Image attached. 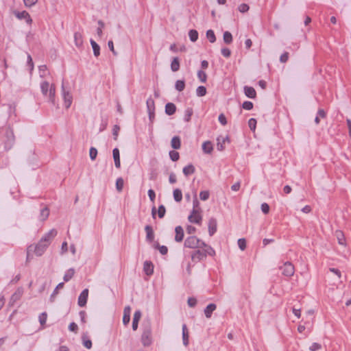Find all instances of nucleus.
<instances>
[{
	"label": "nucleus",
	"mask_w": 351,
	"mask_h": 351,
	"mask_svg": "<svg viewBox=\"0 0 351 351\" xmlns=\"http://www.w3.org/2000/svg\"><path fill=\"white\" fill-rule=\"evenodd\" d=\"M57 235V230L51 229L45 234L34 247V252L37 256H41L51 243V241Z\"/></svg>",
	"instance_id": "f257e3e1"
},
{
	"label": "nucleus",
	"mask_w": 351,
	"mask_h": 351,
	"mask_svg": "<svg viewBox=\"0 0 351 351\" xmlns=\"http://www.w3.org/2000/svg\"><path fill=\"white\" fill-rule=\"evenodd\" d=\"M124 185V180L122 178H119L116 181V189L119 192L122 191Z\"/></svg>",
	"instance_id": "a19ab883"
},
{
	"label": "nucleus",
	"mask_w": 351,
	"mask_h": 351,
	"mask_svg": "<svg viewBox=\"0 0 351 351\" xmlns=\"http://www.w3.org/2000/svg\"><path fill=\"white\" fill-rule=\"evenodd\" d=\"M47 314L45 312L42 313L39 315L38 319H39V322H40L41 326H44L45 324L46 321H47Z\"/></svg>",
	"instance_id": "a18cd8bd"
},
{
	"label": "nucleus",
	"mask_w": 351,
	"mask_h": 351,
	"mask_svg": "<svg viewBox=\"0 0 351 351\" xmlns=\"http://www.w3.org/2000/svg\"><path fill=\"white\" fill-rule=\"evenodd\" d=\"M217 149L219 151H222L225 148L224 144H225L226 141H229V138H228V136H226L225 137L220 136L217 138Z\"/></svg>",
	"instance_id": "2eb2a0df"
},
{
	"label": "nucleus",
	"mask_w": 351,
	"mask_h": 351,
	"mask_svg": "<svg viewBox=\"0 0 351 351\" xmlns=\"http://www.w3.org/2000/svg\"><path fill=\"white\" fill-rule=\"evenodd\" d=\"M175 241L178 243L182 241L184 235L182 227L180 226H176L175 228Z\"/></svg>",
	"instance_id": "9b49d317"
},
{
	"label": "nucleus",
	"mask_w": 351,
	"mask_h": 351,
	"mask_svg": "<svg viewBox=\"0 0 351 351\" xmlns=\"http://www.w3.org/2000/svg\"><path fill=\"white\" fill-rule=\"evenodd\" d=\"M131 308L127 306L123 310V323L124 325H128L130 321Z\"/></svg>",
	"instance_id": "4468645a"
},
{
	"label": "nucleus",
	"mask_w": 351,
	"mask_h": 351,
	"mask_svg": "<svg viewBox=\"0 0 351 351\" xmlns=\"http://www.w3.org/2000/svg\"><path fill=\"white\" fill-rule=\"evenodd\" d=\"M175 88L179 92L182 91L185 88V82L184 80H177L176 82Z\"/></svg>",
	"instance_id": "ea45409f"
},
{
	"label": "nucleus",
	"mask_w": 351,
	"mask_h": 351,
	"mask_svg": "<svg viewBox=\"0 0 351 351\" xmlns=\"http://www.w3.org/2000/svg\"><path fill=\"white\" fill-rule=\"evenodd\" d=\"M242 107L245 110H250L253 108V104L251 101H245L243 103Z\"/></svg>",
	"instance_id": "3c124183"
},
{
	"label": "nucleus",
	"mask_w": 351,
	"mask_h": 351,
	"mask_svg": "<svg viewBox=\"0 0 351 351\" xmlns=\"http://www.w3.org/2000/svg\"><path fill=\"white\" fill-rule=\"evenodd\" d=\"M141 341L144 346H149L152 343V327L149 321L143 323Z\"/></svg>",
	"instance_id": "20e7f679"
},
{
	"label": "nucleus",
	"mask_w": 351,
	"mask_h": 351,
	"mask_svg": "<svg viewBox=\"0 0 351 351\" xmlns=\"http://www.w3.org/2000/svg\"><path fill=\"white\" fill-rule=\"evenodd\" d=\"M165 212H166L165 207L163 205L159 206L158 209V217L160 218L164 217V216L165 215Z\"/></svg>",
	"instance_id": "864d4df0"
},
{
	"label": "nucleus",
	"mask_w": 351,
	"mask_h": 351,
	"mask_svg": "<svg viewBox=\"0 0 351 351\" xmlns=\"http://www.w3.org/2000/svg\"><path fill=\"white\" fill-rule=\"evenodd\" d=\"M187 303L190 307H195L197 304V300L195 298H189Z\"/></svg>",
	"instance_id": "0e129e2a"
},
{
	"label": "nucleus",
	"mask_w": 351,
	"mask_h": 351,
	"mask_svg": "<svg viewBox=\"0 0 351 351\" xmlns=\"http://www.w3.org/2000/svg\"><path fill=\"white\" fill-rule=\"evenodd\" d=\"M218 119L219 121L221 123V125H226L227 124V120L223 114H220Z\"/></svg>",
	"instance_id": "338daca9"
},
{
	"label": "nucleus",
	"mask_w": 351,
	"mask_h": 351,
	"mask_svg": "<svg viewBox=\"0 0 351 351\" xmlns=\"http://www.w3.org/2000/svg\"><path fill=\"white\" fill-rule=\"evenodd\" d=\"M261 210L264 214H267L269 211V206L267 203L261 204Z\"/></svg>",
	"instance_id": "e2e57ef3"
},
{
	"label": "nucleus",
	"mask_w": 351,
	"mask_h": 351,
	"mask_svg": "<svg viewBox=\"0 0 351 351\" xmlns=\"http://www.w3.org/2000/svg\"><path fill=\"white\" fill-rule=\"evenodd\" d=\"M41 92L45 96H48L49 101L54 104L56 88L53 84H49L48 82L44 81L40 84Z\"/></svg>",
	"instance_id": "7ed1b4c3"
},
{
	"label": "nucleus",
	"mask_w": 351,
	"mask_h": 351,
	"mask_svg": "<svg viewBox=\"0 0 351 351\" xmlns=\"http://www.w3.org/2000/svg\"><path fill=\"white\" fill-rule=\"evenodd\" d=\"M5 136H6V138L8 141H10V143H12L14 141V136L13 131L11 129L8 128L6 130Z\"/></svg>",
	"instance_id": "37998d69"
},
{
	"label": "nucleus",
	"mask_w": 351,
	"mask_h": 351,
	"mask_svg": "<svg viewBox=\"0 0 351 351\" xmlns=\"http://www.w3.org/2000/svg\"><path fill=\"white\" fill-rule=\"evenodd\" d=\"M206 38L208 39V40L211 43H215L216 41L215 34L214 32L212 29H208L206 32Z\"/></svg>",
	"instance_id": "58836bf2"
},
{
	"label": "nucleus",
	"mask_w": 351,
	"mask_h": 351,
	"mask_svg": "<svg viewBox=\"0 0 351 351\" xmlns=\"http://www.w3.org/2000/svg\"><path fill=\"white\" fill-rule=\"evenodd\" d=\"M215 252L213 248L206 243V246L197 247L191 252V257L192 261L195 263L199 262L206 258L207 255L213 256Z\"/></svg>",
	"instance_id": "f03ea898"
},
{
	"label": "nucleus",
	"mask_w": 351,
	"mask_h": 351,
	"mask_svg": "<svg viewBox=\"0 0 351 351\" xmlns=\"http://www.w3.org/2000/svg\"><path fill=\"white\" fill-rule=\"evenodd\" d=\"M90 43L93 47L94 56L98 57L100 54V47L93 39H90Z\"/></svg>",
	"instance_id": "bb28decb"
},
{
	"label": "nucleus",
	"mask_w": 351,
	"mask_h": 351,
	"mask_svg": "<svg viewBox=\"0 0 351 351\" xmlns=\"http://www.w3.org/2000/svg\"><path fill=\"white\" fill-rule=\"evenodd\" d=\"M90 158L92 160H95L97 156V150L95 147H90Z\"/></svg>",
	"instance_id": "603ef678"
},
{
	"label": "nucleus",
	"mask_w": 351,
	"mask_h": 351,
	"mask_svg": "<svg viewBox=\"0 0 351 351\" xmlns=\"http://www.w3.org/2000/svg\"><path fill=\"white\" fill-rule=\"evenodd\" d=\"M196 94L198 97H203L206 94V88L205 86H199L196 90Z\"/></svg>",
	"instance_id": "c03bdc74"
},
{
	"label": "nucleus",
	"mask_w": 351,
	"mask_h": 351,
	"mask_svg": "<svg viewBox=\"0 0 351 351\" xmlns=\"http://www.w3.org/2000/svg\"><path fill=\"white\" fill-rule=\"evenodd\" d=\"M195 169L194 166L191 164H190L183 168V173L186 176L193 174L195 172Z\"/></svg>",
	"instance_id": "c85d7f7f"
},
{
	"label": "nucleus",
	"mask_w": 351,
	"mask_h": 351,
	"mask_svg": "<svg viewBox=\"0 0 351 351\" xmlns=\"http://www.w3.org/2000/svg\"><path fill=\"white\" fill-rule=\"evenodd\" d=\"M88 296V289H84L78 297V305L80 307H84L87 303V299Z\"/></svg>",
	"instance_id": "6e6552de"
},
{
	"label": "nucleus",
	"mask_w": 351,
	"mask_h": 351,
	"mask_svg": "<svg viewBox=\"0 0 351 351\" xmlns=\"http://www.w3.org/2000/svg\"><path fill=\"white\" fill-rule=\"evenodd\" d=\"M171 145L174 149H178L181 147V141L179 136H173L171 141Z\"/></svg>",
	"instance_id": "4be33fe9"
},
{
	"label": "nucleus",
	"mask_w": 351,
	"mask_h": 351,
	"mask_svg": "<svg viewBox=\"0 0 351 351\" xmlns=\"http://www.w3.org/2000/svg\"><path fill=\"white\" fill-rule=\"evenodd\" d=\"M75 274V269L73 268H70L66 271L65 273L63 279L64 282L69 281L74 276Z\"/></svg>",
	"instance_id": "7c9ffc66"
},
{
	"label": "nucleus",
	"mask_w": 351,
	"mask_h": 351,
	"mask_svg": "<svg viewBox=\"0 0 351 351\" xmlns=\"http://www.w3.org/2000/svg\"><path fill=\"white\" fill-rule=\"evenodd\" d=\"M176 111V106L173 103H167L165 106V113L168 115L173 114Z\"/></svg>",
	"instance_id": "aec40b11"
},
{
	"label": "nucleus",
	"mask_w": 351,
	"mask_h": 351,
	"mask_svg": "<svg viewBox=\"0 0 351 351\" xmlns=\"http://www.w3.org/2000/svg\"><path fill=\"white\" fill-rule=\"evenodd\" d=\"M193 210L191 213H193V214H195L196 212H199V210L200 209L199 208V202L198 199H197L196 195L195 196V197L193 199Z\"/></svg>",
	"instance_id": "79ce46f5"
},
{
	"label": "nucleus",
	"mask_w": 351,
	"mask_h": 351,
	"mask_svg": "<svg viewBox=\"0 0 351 351\" xmlns=\"http://www.w3.org/2000/svg\"><path fill=\"white\" fill-rule=\"evenodd\" d=\"M189 36L192 42H195L198 39V32L195 29H191L189 32Z\"/></svg>",
	"instance_id": "c9c22d12"
},
{
	"label": "nucleus",
	"mask_w": 351,
	"mask_h": 351,
	"mask_svg": "<svg viewBox=\"0 0 351 351\" xmlns=\"http://www.w3.org/2000/svg\"><path fill=\"white\" fill-rule=\"evenodd\" d=\"M143 269L147 276L152 275L154 271V265L150 261H145L143 265Z\"/></svg>",
	"instance_id": "6ab92c4d"
},
{
	"label": "nucleus",
	"mask_w": 351,
	"mask_h": 351,
	"mask_svg": "<svg viewBox=\"0 0 351 351\" xmlns=\"http://www.w3.org/2000/svg\"><path fill=\"white\" fill-rule=\"evenodd\" d=\"M171 69L172 71L176 72L178 71L180 69V62L178 57L173 58L171 63Z\"/></svg>",
	"instance_id": "c756f323"
},
{
	"label": "nucleus",
	"mask_w": 351,
	"mask_h": 351,
	"mask_svg": "<svg viewBox=\"0 0 351 351\" xmlns=\"http://www.w3.org/2000/svg\"><path fill=\"white\" fill-rule=\"evenodd\" d=\"M193 113V110L191 108H187L185 110L184 119L186 122H189L191 120Z\"/></svg>",
	"instance_id": "f704fd0d"
},
{
	"label": "nucleus",
	"mask_w": 351,
	"mask_h": 351,
	"mask_svg": "<svg viewBox=\"0 0 351 351\" xmlns=\"http://www.w3.org/2000/svg\"><path fill=\"white\" fill-rule=\"evenodd\" d=\"M249 8V5L246 3H242L239 6V10L243 13L248 11Z\"/></svg>",
	"instance_id": "bf43d9fd"
},
{
	"label": "nucleus",
	"mask_w": 351,
	"mask_h": 351,
	"mask_svg": "<svg viewBox=\"0 0 351 351\" xmlns=\"http://www.w3.org/2000/svg\"><path fill=\"white\" fill-rule=\"evenodd\" d=\"M217 306L215 304H208L204 309V313L207 318L211 317L212 313L216 309Z\"/></svg>",
	"instance_id": "5701e85b"
},
{
	"label": "nucleus",
	"mask_w": 351,
	"mask_h": 351,
	"mask_svg": "<svg viewBox=\"0 0 351 351\" xmlns=\"http://www.w3.org/2000/svg\"><path fill=\"white\" fill-rule=\"evenodd\" d=\"M221 54L226 58H229L231 55V51L228 48L221 49Z\"/></svg>",
	"instance_id": "680f3d73"
},
{
	"label": "nucleus",
	"mask_w": 351,
	"mask_h": 351,
	"mask_svg": "<svg viewBox=\"0 0 351 351\" xmlns=\"http://www.w3.org/2000/svg\"><path fill=\"white\" fill-rule=\"evenodd\" d=\"M49 215V209L45 206L43 208L40 210L39 219L40 221H45Z\"/></svg>",
	"instance_id": "393cba45"
},
{
	"label": "nucleus",
	"mask_w": 351,
	"mask_h": 351,
	"mask_svg": "<svg viewBox=\"0 0 351 351\" xmlns=\"http://www.w3.org/2000/svg\"><path fill=\"white\" fill-rule=\"evenodd\" d=\"M209 191H202L199 193V198L202 201H206L209 198Z\"/></svg>",
	"instance_id": "49530a36"
},
{
	"label": "nucleus",
	"mask_w": 351,
	"mask_h": 351,
	"mask_svg": "<svg viewBox=\"0 0 351 351\" xmlns=\"http://www.w3.org/2000/svg\"><path fill=\"white\" fill-rule=\"evenodd\" d=\"M75 44L77 47H80L83 45V37L80 32H75L74 34Z\"/></svg>",
	"instance_id": "412c9836"
},
{
	"label": "nucleus",
	"mask_w": 351,
	"mask_h": 351,
	"mask_svg": "<svg viewBox=\"0 0 351 351\" xmlns=\"http://www.w3.org/2000/svg\"><path fill=\"white\" fill-rule=\"evenodd\" d=\"M154 246L155 248L158 249L162 255H165L168 252V248L165 245H160L158 243H156Z\"/></svg>",
	"instance_id": "72a5a7b5"
},
{
	"label": "nucleus",
	"mask_w": 351,
	"mask_h": 351,
	"mask_svg": "<svg viewBox=\"0 0 351 351\" xmlns=\"http://www.w3.org/2000/svg\"><path fill=\"white\" fill-rule=\"evenodd\" d=\"M249 128L252 131H254L256 125V120L254 118H251L248 121Z\"/></svg>",
	"instance_id": "8fccbe9b"
},
{
	"label": "nucleus",
	"mask_w": 351,
	"mask_h": 351,
	"mask_svg": "<svg viewBox=\"0 0 351 351\" xmlns=\"http://www.w3.org/2000/svg\"><path fill=\"white\" fill-rule=\"evenodd\" d=\"M62 97L64 102V106L66 108H69L73 101V97L69 90H65L64 83L62 84Z\"/></svg>",
	"instance_id": "0eeeda50"
},
{
	"label": "nucleus",
	"mask_w": 351,
	"mask_h": 351,
	"mask_svg": "<svg viewBox=\"0 0 351 351\" xmlns=\"http://www.w3.org/2000/svg\"><path fill=\"white\" fill-rule=\"evenodd\" d=\"M82 343L85 348L87 349H90L92 348V341L85 335H82Z\"/></svg>",
	"instance_id": "e433bc0d"
},
{
	"label": "nucleus",
	"mask_w": 351,
	"mask_h": 351,
	"mask_svg": "<svg viewBox=\"0 0 351 351\" xmlns=\"http://www.w3.org/2000/svg\"><path fill=\"white\" fill-rule=\"evenodd\" d=\"M146 106H147V112L148 111H155V102H154V100L152 97H149L147 99V100L146 101Z\"/></svg>",
	"instance_id": "2f4dec72"
},
{
	"label": "nucleus",
	"mask_w": 351,
	"mask_h": 351,
	"mask_svg": "<svg viewBox=\"0 0 351 351\" xmlns=\"http://www.w3.org/2000/svg\"><path fill=\"white\" fill-rule=\"evenodd\" d=\"M217 222L216 219L212 217L208 221V232L210 236H213L217 232Z\"/></svg>",
	"instance_id": "1a4fd4ad"
},
{
	"label": "nucleus",
	"mask_w": 351,
	"mask_h": 351,
	"mask_svg": "<svg viewBox=\"0 0 351 351\" xmlns=\"http://www.w3.org/2000/svg\"><path fill=\"white\" fill-rule=\"evenodd\" d=\"M173 198H174L175 201L177 202H180L182 201V193L181 190H180L179 189H176L173 191Z\"/></svg>",
	"instance_id": "473e14b6"
},
{
	"label": "nucleus",
	"mask_w": 351,
	"mask_h": 351,
	"mask_svg": "<svg viewBox=\"0 0 351 351\" xmlns=\"http://www.w3.org/2000/svg\"><path fill=\"white\" fill-rule=\"evenodd\" d=\"M119 130H120V127L118 125H114L113 130H112V134L114 136V139L115 141L117 140Z\"/></svg>",
	"instance_id": "5fc2aeb1"
},
{
	"label": "nucleus",
	"mask_w": 351,
	"mask_h": 351,
	"mask_svg": "<svg viewBox=\"0 0 351 351\" xmlns=\"http://www.w3.org/2000/svg\"><path fill=\"white\" fill-rule=\"evenodd\" d=\"M113 158L114 161V165L117 168H120L121 162H120V154L119 150L118 148H114L112 151Z\"/></svg>",
	"instance_id": "f3484780"
},
{
	"label": "nucleus",
	"mask_w": 351,
	"mask_h": 351,
	"mask_svg": "<svg viewBox=\"0 0 351 351\" xmlns=\"http://www.w3.org/2000/svg\"><path fill=\"white\" fill-rule=\"evenodd\" d=\"M223 41L226 44H230L232 42V36L230 32H225L223 33Z\"/></svg>",
	"instance_id": "4c0bfd02"
},
{
	"label": "nucleus",
	"mask_w": 351,
	"mask_h": 351,
	"mask_svg": "<svg viewBox=\"0 0 351 351\" xmlns=\"http://www.w3.org/2000/svg\"><path fill=\"white\" fill-rule=\"evenodd\" d=\"M23 295V290L21 289H18L17 291L12 294L11 298L10 300V305L12 306L16 302L19 300Z\"/></svg>",
	"instance_id": "f8f14e48"
},
{
	"label": "nucleus",
	"mask_w": 351,
	"mask_h": 351,
	"mask_svg": "<svg viewBox=\"0 0 351 351\" xmlns=\"http://www.w3.org/2000/svg\"><path fill=\"white\" fill-rule=\"evenodd\" d=\"M15 15L19 19H25L28 24H31L32 22L31 16L27 11L17 12Z\"/></svg>",
	"instance_id": "9d476101"
},
{
	"label": "nucleus",
	"mask_w": 351,
	"mask_h": 351,
	"mask_svg": "<svg viewBox=\"0 0 351 351\" xmlns=\"http://www.w3.org/2000/svg\"><path fill=\"white\" fill-rule=\"evenodd\" d=\"M282 271V274L287 277H291L294 274L295 267L291 262H285L284 265L280 267Z\"/></svg>",
	"instance_id": "423d86ee"
},
{
	"label": "nucleus",
	"mask_w": 351,
	"mask_h": 351,
	"mask_svg": "<svg viewBox=\"0 0 351 351\" xmlns=\"http://www.w3.org/2000/svg\"><path fill=\"white\" fill-rule=\"evenodd\" d=\"M244 93L245 95L249 97V98H255L256 95V93L255 89L253 87L251 86H245L244 87Z\"/></svg>",
	"instance_id": "a211bd4d"
},
{
	"label": "nucleus",
	"mask_w": 351,
	"mask_h": 351,
	"mask_svg": "<svg viewBox=\"0 0 351 351\" xmlns=\"http://www.w3.org/2000/svg\"><path fill=\"white\" fill-rule=\"evenodd\" d=\"M335 236H336V237H337V239L338 240V243L340 245H345V243H346V239H345L344 234H343L342 231L337 230L335 232Z\"/></svg>",
	"instance_id": "cd10ccee"
},
{
	"label": "nucleus",
	"mask_w": 351,
	"mask_h": 351,
	"mask_svg": "<svg viewBox=\"0 0 351 351\" xmlns=\"http://www.w3.org/2000/svg\"><path fill=\"white\" fill-rule=\"evenodd\" d=\"M47 67L45 64L40 65L39 66L40 76L41 77H44L45 76V72L47 71Z\"/></svg>",
	"instance_id": "13d9d810"
},
{
	"label": "nucleus",
	"mask_w": 351,
	"mask_h": 351,
	"mask_svg": "<svg viewBox=\"0 0 351 351\" xmlns=\"http://www.w3.org/2000/svg\"><path fill=\"white\" fill-rule=\"evenodd\" d=\"M322 348L321 344L313 343L309 348L310 351H317Z\"/></svg>",
	"instance_id": "4d7b16f0"
},
{
	"label": "nucleus",
	"mask_w": 351,
	"mask_h": 351,
	"mask_svg": "<svg viewBox=\"0 0 351 351\" xmlns=\"http://www.w3.org/2000/svg\"><path fill=\"white\" fill-rule=\"evenodd\" d=\"M188 219L191 223L200 224L202 220V217L201 215L199 214V212H196L195 214H193V213H191L189 216Z\"/></svg>",
	"instance_id": "ddd939ff"
},
{
	"label": "nucleus",
	"mask_w": 351,
	"mask_h": 351,
	"mask_svg": "<svg viewBox=\"0 0 351 351\" xmlns=\"http://www.w3.org/2000/svg\"><path fill=\"white\" fill-rule=\"evenodd\" d=\"M141 317V312L139 310L136 311L134 314L133 320L139 322Z\"/></svg>",
	"instance_id": "774afa93"
},
{
	"label": "nucleus",
	"mask_w": 351,
	"mask_h": 351,
	"mask_svg": "<svg viewBox=\"0 0 351 351\" xmlns=\"http://www.w3.org/2000/svg\"><path fill=\"white\" fill-rule=\"evenodd\" d=\"M238 245L241 250H244L246 248V241L245 239H239L238 240Z\"/></svg>",
	"instance_id": "6e6d98bb"
},
{
	"label": "nucleus",
	"mask_w": 351,
	"mask_h": 351,
	"mask_svg": "<svg viewBox=\"0 0 351 351\" xmlns=\"http://www.w3.org/2000/svg\"><path fill=\"white\" fill-rule=\"evenodd\" d=\"M202 149L206 154H210L213 149V144L210 141H206L202 144Z\"/></svg>",
	"instance_id": "a878e982"
},
{
	"label": "nucleus",
	"mask_w": 351,
	"mask_h": 351,
	"mask_svg": "<svg viewBox=\"0 0 351 351\" xmlns=\"http://www.w3.org/2000/svg\"><path fill=\"white\" fill-rule=\"evenodd\" d=\"M169 156L173 161H177L179 160V153L176 151L169 152Z\"/></svg>",
	"instance_id": "09e8293b"
},
{
	"label": "nucleus",
	"mask_w": 351,
	"mask_h": 351,
	"mask_svg": "<svg viewBox=\"0 0 351 351\" xmlns=\"http://www.w3.org/2000/svg\"><path fill=\"white\" fill-rule=\"evenodd\" d=\"M145 230L146 232V240L148 242L152 243L154 239V233L152 226L149 225H147L145 227Z\"/></svg>",
	"instance_id": "dca6fc26"
},
{
	"label": "nucleus",
	"mask_w": 351,
	"mask_h": 351,
	"mask_svg": "<svg viewBox=\"0 0 351 351\" xmlns=\"http://www.w3.org/2000/svg\"><path fill=\"white\" fill-rule=\"evenodd\" d=\"M69 330L77 332L78 330V326L75 322H71L69 326Z\"/></svg>",
	"instance_id": "69168bd1"
},
{
	"label": "nucleus",
	"mask_w": 351,
	"mask_h": 351,
	"mask_svg": "<svg viewBox=\"0 0 351 351\" xmlns=\"http://www.w3.org/2000/svg\"><path fill=\"white\" fill-rule=\"evenodd\" d=\"M182 340L183 344L187 346L189 345V332L185 324L182 326Z\"/></svg>",
	"instance_id": "b1692460"
},
{
	"label": "nucleus",
	"mask_w": 351,
	"mask_h": 351,
	"mask_svg": "<svg viewBox=\"0 0 351 351\" xmlns=\"http://www.w3.org/2000/svg\"><path fill=\"white\" fill-rule=\"evenodd\" d=\"M184 246L187 248L196 249L197 247L206 246V243L195 236H189L185 239Z\"/></svg>",
	"instance_id": "39448f33"
},
{
	"label": "nucleus",
	"mask_w": 351,
	"mask_h": 351,
	"mask_svg": "<svg viewBox=\"0 0 351 351\" xmlns=\"http://www.w3.org/2000/svg\"><path fill=\"white\" fill-rule=\"evenodd\" d=\"M197 76L202 82H206L207 79L206 73L203 71H199L197 72Z\"/></svg>",
	"instance_id": "de8ad7c7"
},
{
	"label": "nucleus",
	"mask_w": 351,
	"mask_h": 351,
	"mask_svg": "<svg viewBox=\"0 0 351 351\" xmlns=\"http://www.w3.org/2000/svg\"><path fill=\"white\" fill-rule=\"evenodd\" d=\"M289 59V53L288 52H285L283 53L280 57V61L282 63H285L287 62Z\"/></svg>",
	"instance_id": "052dcab7"
}]
</instances>
